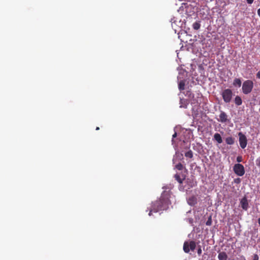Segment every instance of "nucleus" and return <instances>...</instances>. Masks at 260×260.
Instances as JSON below:
<instances>
[{"label": "nucleus", "mask_w": 260, "mask_h": 260, "mask_svg": "<svg viewBox=\"0 0 260 260\" xmlns=\"http://www.w3.org/2000/svg\"><path fill=\"white\" fill-rule=\"evenodd\" d=\"M168 208V200L161 197L158 200H157L152 203L149 215L151 216L152 212H157L159 211L166 210Z\"/></svg>", "instance_id": "nucleus-1"}, {"label": "nucleus", "mask_w": 260, "mask_h": 260, "mask_svg": "<svg viewBox=\"0 0 260 260\" xmlns=\"http://www.w3.org/2000/svg\"><path fill=\"white\" fill-rule=\"evenodd\" d=\"M253 87V82L250 80H247L245 81L242 85V92L245 94H248L250 93Z\"/></svg>", "instance_id": "nucleus-2"}, {"label": "nucleus", "mask_w": 260, "mask_h": 260, "mask_svg": "<svg viewBox=\"0 0 260 260\" xmlns=\"http://www.w3.org/2000/svg\"><path fill=\"white\" fill-rule=\"evenodd\" d=\"M233 95L232 90L230 89H225L221 93L222 99L226 103H229L231 101Z\"/></svg>", "instance_id": "nucleus-3"}, {"label": "nucleus", "mask_w": 260, "mask_h": 260, "mask_svg": "<svg viewBox=\"0 0 260 260\" xmlns=\"http://www.w3.org/2000/svg\"><path fill=\"white\" fill-rule=\"evenodd\" d=\"M196 247V242L193 241H190L189 243L185 242L183 244V250L185 252L188 253L191 250L194 251Z\"/></svg>", "instance_id": "nucleus-4"}, {"label": "nucleus", "mask_w": 260, "mask_h": 260, "mask_svg": "<svg viewBox=\"0 0 260 260\" xmlns=\"http://www.w3.org/2000/svg\"><path fill=\"white\" fill-rule=\"evenodd\" d=\"M233 170L236 174L239 176H242L245 173L244 166L240 164H236L233 167Z\"/></svg>", "instance_id": "nucleus-5"}, {"label": "nucleus", "mask_w": 260, "mask_h": 260, "mask_svg": "<svg viewBox=\"0 0 260 260\" xmlns=\"http://www.w3.org/2000/svg\"><path fill=\"white\" fill-rule=\"evenodd\" d=\"M238 136L239 137V144L240 147L242 149H244L247 144V139L246 137L242 133L240 132L238 133Z\"/></svg>", "instance_id": "nucleus-6"}, {"label": "nucleus", "mask_w": 260, "mask_h": 260, "mask_svg": "<svg viewBox=\"0 0 260 260\" xmlns=\"http://www.w3.org/2000/svg\"><path fill=\"white\" fill-rule=\"evenodd\" d=\"M187 172V170L185 168V171L183 173L182 172L181 173H176L174 175L175 180H177L180 184H182L183 181L185 179Z\"/></svg>", "instance_id": "nucleus-7"}, {"label": "nucleus", "mask_w": 260, "mask_h": 260, "mask_svg": "<svg viewBox=\"0 0 260 260\" xmlns=\"http://www.w3.org/2000/svg\"><path fill=\"white\" fill-rule=\"evenodd\" d=\"M228 117V115L224 111H220L219 119L217 120L221 123H226L229 121Z\"/></svg>", "instance_id": "nucleus-8"}, {"label": "nucleus", "mask_w": 260, "mask_h": 260, "mask_svg": "<svg viewBox=\"0 0 260 260\" xmlns=\"http://www.w3.org/2000/svg\"><path fill=\"white\" fill-rule=\"evenodd\" d=\"M240 204L242 208L244 210H247L248 208V202L247 199L244 197L240 201Z\"/></svg>", "instance_id": "nucleus-9"}, {"label": "nucleus", "mask_w": 260, "mask_h": 260, "mask_svg": "<svg viewBox=\"0 0 260 260\" xmlns=\"http://www.w3.org/2000/svg\"><path fill=\"white\" fill-rule=\"evenodd\" d=\"M197 198L194 196H192L187 199V203L190 206L195 205L197 204Z\"/></svg>", "instance_id": "nucleus-10"}, {"label": "nucleus", "mask_w": 260, "mask_h": 260, "mask_svg": "<svg viewBox=\"0 0 260 260\" xmlns=\"http://www.w3.org/2000/svg\"><path fill=\"white\" fill-rule=\"evenodd\" d=\"M228 258V256L226 252L224 251L219 252L218 255V258L219 260H227Z\"/></svg>", "instance_id": "nucleus-11"}, {"label": "nucleus", "mask_w": 260, "mask_h": 260, "mask_svg": "<svg viewBox=\"0 0 260 260\" xmlns=\"http://www.w3.org/2000/svg\"><path fill=\"white\" fill-rule=\"evenodd\" d=\"M180 108H186L188 103L186 100L181 99H180Z\"/></svg>", "instance_id": "nucleus-12"}, {"label": "nucleus", "mask_w": 260, "mask_h": 260, "mask_svg": "<svg viewBox=\"0 0 260 260\" xmlns=\"http://www.w3.org/2000/svg\"><path fill=\"white\" fill-rule=\"evenodd\" d=\"M214 139L219 144L222 142V138L220 135L218 133H215L214 135Z\"/></svg>", "instance_id": "nucleus-13"}, {"label": "nucleus", "mask_w": 260, "mask_h": 260, "mask_svg": "<svg viewBox=\"0 0 260 260\" xmlns=\"http://www.w3.org/2000/svg\"><path fill=\"white\" fill-rule=\"evenodd\" d=\"M225 142L227 144L233 145L235 142V139L232 137H229L225 139Z\"/></svg>", "instance_id": "nucleus-14"}, {"label": "nucleus", "mask_w": 260, "mask_h": 260, "mask_svg": "<svg viewBox=\"0 0 260 260\" xmlns=\"http://www.w3.org/2000/svg\"><path fill=\"white\" fill-rule=\"evenodd\" d=\"M241 81L239 78H236L233 82V85L235 86H238L240 87L241 86Z\"/></svg>", "instance_id": "nucleus-15"}, {"label": "nucleus", "mask_w": 260, "mask_h": 260, "mask_svg": "<svg viewBox=\"0 0 260 260\" xmlns=\"http://www.w3.org/2000/svg\"><path fill=\"white\" fill-rule=\"evenodd\" d=\"M235 104L237 106H240L242 105V101L241 97H240L238 95L236 96L235 98Z\"/></svg>", "instance_id": "nucleus-16"}, {"label": "nucleus", "mask_w": 260, "mask_h": 260, "mask_svg": "<svg viewBox=\"0 0 260 260\" xmlns=\"http://www.w3.org/2000/svg\"><path fill=\"white\" fill-rule=\"evenodd\" d=\"M184 87H185V82L184 81H180L179 83V85H178V87H179V89L180 90H183L184 89Z\"/></svg>", "instance_id": "nucleus-17"}, {"label": "nucleus", "mask_w": 260, "mask_h": 260, "mask_svg": "<svg viewBox=\"0 0 260 260\" xmlns=\"http://www.w3.org/2000/svg\"><path fill=\"white\" fill-rule=\"evenodd\" d=\"M201 26V24L199 22H195L192 25L193 28L195 30H198Z\"/></svg>", "instance_id": "nucleus-18"}, {"label": "nucleus", "mask_w": 260, "mask_h": 260, "mask_svg": "<svg viewBox=\"0 0 260 260\" xmlns=\"http://www.w3.org/2000/svg\"><path fill=\"white\" fill-rule=\"evenodd\" d=\"M185 156L191 158L193 157V152L191 150L185 153Z\"/></svg>", "instance_id": "nucleus-19"}, {"label": "nucleus", "mask_w": 260, "mask_h": 260, "mask_svg": "<svg viewBox=\"0 0 260 260\" xmlns=\"http://www.w3.org/2000/svg\"><path fill=\"white\" fill-rule=\"evenodd\" d=\"M175 168L179 171H181L185 168L183 166V165H182L181 163H178L175 166Z\"/></svg>", "instance_id": "nucleus-20"}, {"label": "nucleus", "mask_w": 260, "mask_h": 260, "mask_svg": "<svg viewBox=\"0 0 260 260\" xmlns=\"http://www.w3.org/2000/svg\"><path fill=\"white\" fill-rule=\"evenodd\" d=\"M212 217L211 216H210L207 221L206 222V225L210 226L212 224Z\"/></svg>", "instance_id": "nucleus-21"}, {"label": "nucleus", "mask_w": 260, "mask_h": 260, "mask_svg": "<svg viewBox=\"0 0 260 260\" xmlns=\"http://www.w3.org/2000/svg\"><path fill=\"white\" fill-rule=\"evenodd\" d=\"M259 257L257 254H254L253 256V258L252 260H258Z\"/></svg>", "instance_id": "nucleus-22"}, {"label": "nucleus", "mask_w": 260, "mask_h": 260, "mask_svg": "<svg viewBox=\"0 0 260 260\" xmlns=\"http://www.w3.org/2000/svg\"><path fill=\"white\" fill-rule=\"evenodd\" d=\"M242 161V157L241 156H238L237 157V161L238 162H240Z\"/></svg>", "instance_id": "nucleus-23"}, {"label": "nucleus", "mask_w": 260, "mask_h": 260, "mask_svg": "<svg viewBox=\"0 0 260 260\" xmlns=\"http://www.w3.org/2000/svg\"><path fill=\"white\" fill-rule=\"evenodd\" d=\"M202 251L201 248V247H200V248L198 249V254L199 255H201V253H202Z\"/></svg>", "instance_id": "nucleus-24"}, {"label": "nucleus", "mask_w": 260, "mask_h": 260, "mask_svg": "<svg viewBox=\"0 0 260 260\" xmlns=\"http://www.w3.org/2000/svg\"><path fill=\"white\" fill-rule=\"evenodd\" d=\"M246 1L248 4H251L253 2L254 0H246Z\"/></svg>", "instance_id": "nucleus-25"}, {"label": "nucleus", "mask_w": 260, "mask_h": 260, "mask_svg": "<svg viewBox=\"0 0 260 260\" xmlns=\"http://www.w3.org/2000/svg\"><path fill=\"white\" fill-rule=\"evenodd\" d=\"M256 77L260 79V71L259 72H257V73L256 74Z\"/></svg>", "instance_id": "nucleus-26"}, {"label": "nucleus", "mask_w": 260, "mask_h": 260, "mask_svg": "<svg viewBox=\"0 0 260 260\" xmlns=\"http://www.w3.org/2000/svg\"><path fill=\"white\" fill-rule=\"evenodd\" d=\"M235 182L236 183H239V182H240V179H239V178H238V179H237L235 180Z\"/></svg>", "instance_id": "nucleus-27"}, {"label": "nucleus", "mask_w": 260, "mask_h": 260, "mask_svg": "<svg viewBox=\"0 0 260 260\" xmlns=\"http://www.w3.org/2000/svg\"><path fill=\"white\" fill-rule=\"evenodd\" d=\"M257 14L260 17V8L257 10Z\"/></svg>", "instance_id": "nucleus-28"}, {"label": "nucleus", "mask_w": 260, "mask_h": 260, "mask_svg": "<svg viewBox=\"0 0 260 260\" xmlns=\"http://www.w3.org/2000/svg\"><path fill=\"white\" fill-rule=\"evenodd\" d=\"M182 5H184L185 7H186V6L187 5V4H186V3H183Z\"/></svg>", "instance_id": "nucleus-29"}, {"label": "nucleus", "mask_w": 260, "mask_h": 260, "mask_svg": "<svg viewBox=\"0 0 260 260\" xmlns=\"http://www.w3.org/2000/svg\"><path fill=\"white\" fill-rule=\"evenodd\" d=\"M258 223L259 225H260V217L258 219Z\"/></svg>", "instance_id": "nucleus-30"}, {"label": "nucleus", "mask_w": 260, "mask_h": 260, "mask_svg": "<svg viewBox=\"0 0 260 260\" xmlns=\"http://www.w3.org/2000/svg\"><path fill=\"white\" fill-rule=\"evenodd\" d=\"M176 136V133H175V134L173 135V138H175Z\"/></svg>", "instance_id": "nucleus-31"}, {"label": "nucleus", "mask_w": 260, "mask_h": 260, "mask_svg": "<svg viewBox=\"0 0 260 260\" xmlns=\"http://www.w3.org/2000/svg\"><path fill=\"white\" fill-rule=\"evenodd\" d=\"M99 129H100V128H99V127H97L96 128V130H99Z\"/></svg>", "instance_id": "nucleus-32"}]
</instances>
